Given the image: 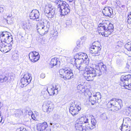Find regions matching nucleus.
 Instances as JSON below:
<instances>
[{"instance_id":"nucleus-1","label":"nucleus","mask_w":131,"mask_h":131,"mask_svg":"<svg viewBox=\"0 0 131 131\" xmlns=\"http://www.w3.org/2000/svg\"><path fill=\"white\" fill-rule=\"evenodd\" d=\"M99 64L98 66L99 69H94L91 67H89L86 69L87 71L84 74V78L88 81L93 80L94 77L96 76L100 75L102 74V72L106 71V66L103 64Z\"/></svg>"},{"instance_id":"nucleus-2","label":"nucleus","mask_w":131,"mask_h":131,"mask_svg":"<svg viewBox=\"0 0 131 131\" xmlns=\"http://www.w3.org/2000/svg\"><path fill=\"white\" fill-rule=\"evenodd\" d=\"M1 42L0 43V50L1 51L6 50L7 47V43H9L13 41L12 36L10 34L7 32H2L0 35Z\"/></svg>"},{"instance_id":"nucleus-3","label":"nucleus","mask_w":131,"mask_h":131,"mask_svg":"<svg viewBox=\"0 0 131 131\" xmlns=\"http://www.w3.org/2000/svg\"><path fill=\"white\" fill-rule=\"evenodd\" d=\"M91 120L90 123L87 126H84L83 124L75 122V128L78 131H86L87 130L92 129L95 128L97 124L96 119L94 118H92Z\"/></svg>"},{"instance_id":"nucleus-4","label":"nucleus","mask_w":131,"mask_h":131,"mask_svg":"<svg viewBox=\"0 0 131 131\" xmlns=\"http://www.w3.org/2000/svg\"><path fill=\"white\" fill-rule=\"evenodd\" d=\"M55 3L58 4V8L61 15L64 16L67 14L70 11V8L69 5L66 2L57 0Z\"/></svg>"},{"instance_id":"nucleus-5","label":"nucleus","mask_w":131,"mask_h":131,"mask_svg":"<svg viewBox=\"0 0 131 131\" xmlns=\"http://www.w3.org/2000/svg\"><path fill=\"white\" fill-rule=\"evenodd\" d=\"M122 105L121 100L113 99L108 102L107 106L108 108H111V111H115L121 109Z\"/></svg>"},{"instance_id":"nucleus-6","label":"nucleus","mask_w":131,"mask_h":131,"mask_svg":"<svg viewBox=\"0 0 131 131\" xmlns=\"http://www.w3.org/2000/svg\"><path fill=\"white\" fill-rule=\"evenodd\" d=\"M72 60L74 61L75 63H81L84 62L86 65H88L89 62V60L87 54L83 53H80L77 54L74 56Z\"/></svg>"},{"instance_id":"nucleus-7","label":"nucleus","mask_w":131,"mask_h":131,"mask_svg":"<svg viewBox=\"0 0 131 131\" xmlns=\"http://www.w3.org/2000/svg\"><path fill=\"white\" fill-rule=\"evenodd\" d=\"M84 93L85 95L87 94L89 98V101L92 105H94L96 103H99L101 101V95L99 92H97L94 95L91 96L92 93L89 90H85Z\"/></svg>"},{"instance_id":"nucleus-8","label":"nucleus","mask_w":131,"mask_h":131,"mask_svg":"<svg viewBox=\"0 0 131 131\" xmlns=\"http://www.w3.org/2000/svg\"><path fill=\"white\" fill-rule=\"evenodd\" d=\"M120 84L125 88L131 90V75L130 74L124 76L122 75L121 78Z\"/></svg>"},{"instance_id":"nucleus-9","label":"nucleus","mask_w":131,"mask_h":131,"mask_svg":"<svg viewBox=\"0 0 131 131\" xmlns=\"http://www.w3.org/2000/svg\"><path fill=\"white\" fill-rule=\"evenodd\" d=\"M47 24L45 23L39 24L37 27V30L40 35H43L46 34L49 30L50 26L48 22L46 21Z\"/></svg>"},{"instance_id":"nucleus-10","label":"nucleus","mask_w":131,"mask_h":131,"mask_svg":"<svg viewBox=\"0 0 131 131\" xmlns=\"http://www.w3.org/2000/svg\"><path fill=\"white\" fill-rule=\"evenodd\" d=\"M75 102H72L71 104L69 112L73 116L78 114L79 112L81 109V105L79 102L75 104Z\"/></svg>"},{"instance_id":"nucleus-11","label":"nucleus","mask_w":131,"mask_h":131,"mask_svg":"<svg viewBox=\"0 0 131 131\" xmlns=\"http://www.w3.org/2000/svg\"><path fill=\"white\" fill-rule=\"evenodd\" d=\"M44 13L49 19L51 18L54 17L55 9L51 8V5H47L45 8Z\"/></svg>"},{"instance_id":"nucleus-12","label":"nucleus","mask_w":131,"mask_h":131,"mask_svg":"<svg viewBox=\"0 0 131 131\" xmlns=\"http://www.w3.org/2000/svg\"><path fill=\"white\" fill-rule=\"evenodd\" d=\"M31 80L32 78L30 74L28 73L24 74V77L20 80V86L21 88L26 86L31 82Z\"/></svg>"},{"instance_id":"nucleus-13","label":"nucleus","mask_w":131,"mask_h":131,"mask_svg":"<svg viewBox=\"0 0 131 131\" xmlns=\"http://www.w3.org/2000/svg\"><path fill=\"white\" fill-rule=\"evenodd\" d=\"M54 107L53 104L50 101H47L44 103L42 109L44 112L49 113L53 110Z\"/></svg>"},{"instance_id":"nucleus-14","label":"nucleus","mask_w":131,"mask_h":131,"mask_svg":"<svg viewBox=\"0 0 131 131\" xmlns=\"http://www.w3.org/2000/svg\"><path fill=\"white\" fill-rule=\"evenodd\" d=\"M101 47V45L97 46L95 45H93L90 48V52L91 53L93 54V56H99L100 55Z\"/></svg>"},{"instance_id":"nucleus-15","label":"nucleus","mask_w":131,"mask_h":131,"mask_svg":"<svg viewBox=\"0 0 131 131\" xmlns=\"http://www.w3.org/2000/svg\"><path fill=\"white\" fill-rule=\"evenodd\" d=\"M29 56L30 59L33 62H35L38 61L40 57L39 53L35 51L30 53Z\"/></svg>"},{"instance_id":"nucleus-16","label":"nucleus","mask_w":131,"mask_h":131,"mask_svg":"<svg viewBox=\"0 0 131 131\" xmlns=\"http://www.w3.org/2000/svg\"><path fill=\"white\" fill-rule=\"evenodd\" d=\"M39 12L37 9L32 10L29 14L30 18L33 20H35L36 21H39Z\"/></svg>"},{"instance_id":"nucleus-17","label":"nucleus","mask_w":131,"mask_h":131,"mask_svg":"<svg viewBox=\"0 0 131 131\" xmlns=\"http://www.w3.org/2000/svg\"><path fill=\"white\" fill-rule=\"evenodd\" d=\"M106 26V30H105L104 32L105 37H108L109 35H110L113 31L114 28L113 25L110 23H109L108 25L107 24Z\"/></svg>"},{"instance_id":"nucleus-18","label":"nucleus","mask_w":131,"mask_h":131,"mask_svg":"<svg viewBox=\"0 0 131 131\" xmlns=\"http://www.w3.org/2000/svg\"><path fill=\"white\" fill-rule=\"evenodd\" d=\"M74 63L75 64V66L79 70L81 71H83L85 70V71H86L83 74V75L84 77V74L87 71H86V69L90 67H87L86 66L88 65L86 64L84 62H82V63Z\"/></svg>"},{"instance_id":"nucleus-19","label":"nucleus","mask_w":131,"mask_h":131,"mask_svg":"<svg viewBox=\"0 0 131 131\" xmlns=\"http://www.w3.org/2000/svg\"><path fill=\"white\" fill-rule=\"evenodd\" d=\"M89 120L88 118L84 116L80 117L77 119L76 122V123L82 124L85 123L86 124L85 126H87L88 124H89Z\"/></svg>"},{"instance_id":"nucleus-20","label":"nucleus","mask_w":131,"mask_h":131,"mask_svg":"<svg viewBox=\"0 0 131 131\" xmlns=\"http://www.w3.org/2000/svg\"><path fill=\"white\" fill-rule=\"evenodd\" d=\"M104 15L106 16L111 17V15L113 14V10L110 7H106L103 11Z\"/></svg>"},{"instance_id":"nucleus-21","label":"nucleus","mask_w":131,"mask_h":131,"mask_svg":"<svg viewBox=\"0 0 131 131\" xmlns=\"http://www.w3.org/2000/svg\"><path fill=\"white\" fill-rule=\"evenodd\" d=\"M72 70L69 68H66L64 69H60L59 71V73L61 77L64 78V76L67 74L69 73Z\"/></svg>"},{"instance_id":"nucleus-22","label":"nucleus","mask_w":131,"mask_h":131,"mask_svg":"<svg viewBox=\"0 0 131 131\" xmlns=\"http://www.w3.org/2000/svg\"><path fill=\"white\" fill-rule=\"evenodd\" d=\"M50 64L51 68L55 66L59 67L60 65V61L56 58H52L51 60Z\"/></svg>"},{"instance_id":"nucleus-23","label":"nucleus","mask_w":131,"mask_h":131,"mask_svg":"<svg viewBox=\"0 0 131 131\" xmlns=\"http://www.w3.org/2000/svg\"><path fill=\"white\" fill-rule=\"evenodd\" d=\"M47 127L48 125L46 122L38 123L37 125V129L39 131H43Z\"/></svg>"},{"instance_id":"nucleus-24","label":"nucleus","mask_w":131,"mask_h":131,"mask_svg":"<svg viewBox=\"0 0 131 131\" xmlns=\"http://www.w3.org/2000/svg\"><path fill=\"white\" fill-rule=\"evenodd\" d=\"M123 123L124 125H126L131 128V119L129 118H124Z\"/></svg>"},{"instance_id":"nucleus-25","label":"nucleus","mask_w":131,"mask_h":131,"mask_svg":"<svg viewBox=\"0 0 131 131\" xmlns=\"http://www.w3.org/2000/svg\"><path fill=\"white\" fill-rule=\"evenodd\" d=\"M107 24H104L102 25V26L99 27V28H98L99 30L100 31V32H101L102 35L103 36V35L105 36V34H104V32L106 30V27Z\"/></svg>"},{"instance_id":"nucleus-26","label":"nucleus","mask_w":131,"mask_h":131,"mask_svg":"<svg viewBox=\"0 0 131 131\" xmlns=\"http://www.w3.org/2000/svg\"><path fill=\"white\" fill-rule=\"evenodd\" d=\"M46 90L45 91H42L41 93L44 98L45 99H47L50 98V95L48 92V88L46 89Z\"/></svg>"},{"instance_id":"nucleus-27","label":"nucleus","mask_w":131,"mask_h":131,"mask_svg":"<svg viewBox=\"0 0 131 131\" xmlns=\"http://www.w3.org/2000/svg\"><path fill=\"white\" fill-rule=\"evenodd\" d=\"M2 72L0 71V82L3 83L6 82L8 79V77L2 74Z\"/></svg>"},{"instance_id":"nucleus-28","label":"nucleus","mask_w":131,"mask_h":131,"mask_svg":"<svg viewBox=\"0 0 131 131\" xmlns=\"http://www.w3.org/2000/svg\"><path fill=\"white\" fill-rule=\"evenodd\" d=\"M119 128L121 131H130L131 128L126 125H124L123 123Z\"/></svg>"},{"instance_id":"nucleus-29","label":"nucleus","mask_w":131,"mask_h":131,"mask_svg":"<svg viewBox=\"0 0 131 131\" xmlns=\"http://www.w3.org/2000/svg\"><path fill=\"white\" fill-rule=\"evenodd\" d=\"M72 70L69 73L65 75L63 78L64 79H70L73 78V74L72 72Z\"/></svg>"},{"instance_id":"nucleus-30","label":"nucleus","mask_w":131,"mask_h":131,"mask_svg":"<svg viewBox=\"0 0 131 131\" xmlns=\"http://www.w3.org/2000/svg\"><path fill=\"white\" fill-rule=\"evenodd\" d=\"M78 92L81 93H84L85 91L84 86L81 84H79L77 87Z\"/></svg>"},{"instance_id":"nucleus-31","label":"nucleus","mask_w":131,"mask_h":131,"mask_svg":"<svg viewBox=\"0 0 131 131\" xmlns=\"http://www.w3.org/2000/svg\"><path fill=\"white\" fill-rule=\"evenodd\" d=\"M125 47L128 51H131V41L125 45Z\"/></svg>"},{"instance_id":"nucleus-32","label":"nucleus","mask_w":131,"mask_h":131,"mask_svg":"<svg viewBox=\"0 0 131 131\" xmlns=\"http://www.w3.org/2000/svg\"><path fill=\"white\" fill-rule=\"evenodd\" d=\"M23 27L24 29H28L30 28V23H27L26 22H24L23 23Z\"/></svg>"},{"instance_id":"nucleus-33","label":"nucleus","mask_w":131,"mask_h":131,"mask_svg":"<svg viewBox=\"0 0 131 131\" xmlns=\"http://www.w3.org/2000/svg\"><path fill=\"white\" fill-rule=\"evenodd\" d=\"M54 89L53 86H51L50 90L48 91V92L50 95H54Z\"/></svg>"},{"instance_id":"nucleus-34","label":"nucleus","mask_w":131,"mask_h":131,"mask_svg":"<svg viewBox=\"0 0 131 131\" xmlns=\"http://www.w3.org/2000/svg\"><path fill=\"white\" fill-rule=\"evenodd\" d=\"M15 113L14 114L16 116H17L19 115H20L22 114L23 113L22 111L21 110H17L15 111Z\"/></svg>"},{"instance_id":"nucleus-35","label":"nucleus","mask_w":131,"mask_h":131,"mask_svg":"<svg viewBox=\"0 0 131 131\" xmlns=\"http://www.w3.org/2000/svg\"><path fill=\"white\" fill-rule=\"evenodd\" d=\"M126 113L127 115H128L129 114H131V106L126 107Z\"/></svg>"},{"instance_id":"nucleus-36","label":"nucleus","mask_w":131,"mask_h":131,"mask_svg":"<svg viewBox=\"0 0 131 131\" xmlns=\"http://www.w3.org/2000/svg\"><path fill=\"white\" fill-rule=\"evenodd\" d=\"M13 41L11 43H11L10 44V43H8V45H7V47H6V50L5 51L6 52H7L9 51L11 49H12V44L13 43Z\"/></svg>"},{"instance_id":"nucleus-37","label":"nucleus","mask_w":131,"mask_h":131,"mask_svg":"<svg viewBox=\"0 0 131 131\" xmlns=\"http://www.w3.org/2000/svg\"><path fill=\"white\" fill-rule=\"evenodd\" d=\"M77 46L73 50L74 51H77L78 49L81 46V43L79 41H77Z\"/></svg>"},{"instance_id":"nucleus-38","label":"nucleus","mask_w":131,"mask_h":131,"mask_svg":"<svg viewBox=\"0 0 131 131\" xmlns=\"http://www.w3.org/2000/svg\"><path fill=\"white\" fill-rule=\"evenodd\" d=\"M127 18L128 23L129 24H131V12L128 13Z\"/></svg>"},{"instance_id":"nucleus-39","label":"nucleus","mask_w":131,"mask_h":131,"mask_svg":"<svg viewBox=\"0 0 131 131\" xmlns=\"http://www.w3.org/2000/svg\"><path fill=\"white\" fill-rule=\"evenodd\" d=\"M129 62L130 63L127 64L126 68L128 69L129 71L131 72V60H129Z\"/></svg>"},{"instance_id":"nucleus-40","label":"nucleus","mask_w":131,"mask_h":131,"mask_svg":"<svg viewBox=\"0 0 131 131\" xmlns=\"http://www.w3.org/2000/svg\"><path fill=\"white\" fill-rule=\"evenodd\" d=\"M16 131H28L26 129L23 128V127H20L19 128H17Z\"/></svg>"},{"instance_id":"nucleus-41","label":"nucleus","mask_w":131,"mask_h":131,"mask_svg":"<svg viewBox=\"0 0 131 131\" xmlns=\"http://www.w3.org/2000/svg\"><path fill=\"white\" fill-rule=\"evenodd\" d=\"M60 117V116L57 114H55L53 116V118L54 120H56L58 119Z\"/></svg>"},{"instance_id":"nucleus-42","label":"nucleus","mask_w":131,"mask_h":131,"mask_svg":"<svg viewBox=\"0 0 131 131\" xmlns=\"http://www.w3.org/2000/svg\"><path fill=\"white\" fill-rule=\"evenodd\" d=\"M18 58V54L16 53H14L12 56V59L14 60H15L17 59Z\"/></svg>"},{"instance_id":"nucleus-43","label":"nucleus","mask_w":131,"mask_h":131,"mask_svg":"<svg viewBox=\"0 0 131 131\" xmlns=\"http://www.w3.org/2000/svg\"><path fill=\"white\" fill-rule=\"evenodd\" d=\"M54 88V89H57L58 90H60V85L57 84L56 85L55 87Z\"/></svg>"},{"instance_id":"nucleus-44","label":"nucleus","mask_w":131,"mask_h":131,"mask_svg":"<svg viewBox=\"0 0 131 131\" xmlns=\"http://www.w3.org/2000/svg\"><path fill=\"white\" fill-rule=\"evenodd\" d=\"M45 77V74L43 73H42L40 75V77L42 79L44 78Z\"/></svg>"},{"instance_id":"nucleus-45","label":"nucleus","mask_w":131,"mask_h":131,"mask_svg":"<svg viewBox=\"0 0 131 131\" xmlns=\"http://www.w3.org/2000/svg\"><path fill=\"white\" fill-rule=\"evenodd\" d=\"M4 10V8L2 7H0V13H2Z\"/></svg>"},{"instance_id":"nucleus-46","label":"nucleus","mask_w":131,"mask_h":131,"mask_svg":"<svg viewBox=\"0 0 131 131\" xmlns=\"http://www.w3.org/2000/svg\"><path fill=\"white\" fill-rule=\"evenodd\" d=\"M4 120L2 121V117L1 116H0V123H1L3 124L4 123Z\"/></svg>"},{"instance_id":"nucleus-47","label":"nucleus","mask_w":131,"mask_h":131,"mask_svg":"<svg viewBox=\"0 0 131 131\" xmlns=\"http://www.w3.org/2000/svg\"><path fill=\"white\" fill-rule=\"evenodd\" d=\"M57 31L55 32H54V34L53 32L52 34V35L53 36H57Z\"/></svg>"},{"instance_id":"nucleus-48","label":"nucleus","mask_w":131,"mask_h":131,"mask_svg":"<svg viewBox=\"0 0 131 131\" xmlns=\"http://www.w3.org/2000/svg\"><path fill=\"white\" fill-rule=\"evenodd\" d=\"M44 131H51V130L50 128L46 127L45 129L44 130Z\"/></svg>"},{"instance_id":"nucleus-49","label":"nucleus","mask_w":131,"mask_h":131,"mask_svg":"<svg viewBox=\"0 0 131 131\" xmlns=\"http://www.w3.org/2000/svg\"><path fill=\"white\" fill-rule=\"evenodd\" d=\"M59 90H57V89H55L54 91V94H56V93L57 94L58 91H59Z\"/></svg>"},{"instance_id":"nucleus-50","label":"nucleus","mask_w":131,"mask_h":131,"mask_svg":"<svg viewBox=\"0 0 131 131\" xmlns=\"http://www.w3.org/2000/svg\"><path fill=\"white\" fill-rule=\"evenodd\" d=\"M5 20H6V21L7 23L9 24L11 23V22L8 21V19H5Z\"/></svg>"},{"instance_id":"nucleus-51","label":"nucleus","mask_w":131,"mask_h":131,"mask_svg":"<svg viewBox=\"0 0 131 131\" xmlns=\"http://www.w3.org/2000/svg\"><path fill=\"white\" fill-rule=\"evenodd\" d=\"M66 25L67 26V25H69V21H68L66 22Z\"/></svg>"},{"instance_id":"nucleus-52","label":"nucleus","mask_w":131,"mask_h":131,"mask_svg":"<svg viewBox=\"0 0 131 131\" xmlns=\"http://www.w3.org/2000/svg\"><path fill=\"white\" fill-rule=\"evenodd\" d=\"M75 0H68V1L69 2H72L73 1L74 2ZM75 2H74V3Z\"/></svg>"},{"instance_id":"nucleus-53","label":"nucleus","mask_w":131,"mask_h":131,"mask_svg":"<svg viewBox=\"0 0 131 131\" xmlns=\"http://www.w3.org/2000/svg\"><path fill=\"white\" fill-rule=\"evenodd\" d=\"M125 5H122L121 6V7L124 8H125Z\"/></svg>"},{"instance_id":"nucleus-54","label":"nucleus","mask_w":131,"mask_h":131,"mask_svg":"<svg viewBox=\"0 0 131 131\" xmlns=\"http://www.w3.org/2000/svg\"><path fill=\"white\" fill-rule=\"evenodd\" d=\"M10 16H9V15H8L7 16V18H8H8H9L10 17Z\"/></svg>"},{"instance_id":"nucleus-55","label":"nucleus","mask_w":131,"mask_h":131,"mask_svg":"<svg viewBox=\"0 0 131 131\" xmlns=\"http://www.w3.org/2000/svg\"><path fill=\"white\" fill-rule=\"evenodd\" d=\"M50 124L51 125H52L53 124L52 123H50Z\"/></svg>"},{"instance_id":"nucleus-56","label":"nucleus","mask_w":131,"mask_h":131,"mask_svg":"<svg viewBox=\"0 0 131 131\" xmlns=\"http://www.w3.org/2000/svg\"><path fill=\"white\" fill-rule=\"evenodd\" d=\"M1 102L0 101V106H1Z\"/></svg>"},{"instance_id":"nucleus-57","label":"nucleus","mask_w":131,"mask_h":131,"mask_svg":"<svg viewBox=\"0 0 131 131\" xmlns=\"http://www.w3.org/2000/svg\"><path fill=\"white\" fill-rule=\"evenodd\" d=\"M84 38V37H82V38H82H82Z\"/></svg>"},{"instance_id":"nucleus-58","label":"nucleus","mask_w":131,"mask_h":131,"mask_svg":"<svg viewBox=\"0 0 131 131\" xmlns=\"http://www.w3.org/2000/svg\"><path fill=\"white\" fill-rule=\"evenodd\" d=\"M5 16L4 15V18H5Z\"/></svg>"},{"instance_id":"nucleus-59","label":"nucleus","mask_w":131,"mask_h":131,"mask_svg":"<svg viewBox=\"0 0 131 131\" xmlns=\"http://www.w3.org/2000/svg\"><path fill=\"white\" fill-rule=\"evenodd\" d=\"M32 113V112H31H31H30V113Z\"/></svg>"}]
</instances>
